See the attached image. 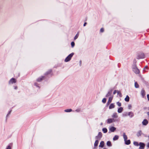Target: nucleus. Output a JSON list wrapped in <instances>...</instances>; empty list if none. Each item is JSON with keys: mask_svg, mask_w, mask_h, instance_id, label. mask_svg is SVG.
Returning <instances> with one entry per match:
<instances>
[{"mask_svg": "<svg viewBox=\"0 0 149 149\" xmlns=\"http://www.w3.org/2000/svg\"><path fill=\"white\" fill-rule=\"evenodd\" d=\"M74 54L73 53H72L70 54L65 59V61L67 62L71 60Z\"/></svg>", "mask_w": 149, "mask_h": 149, "instance_id": "nucleus-1", "label": "nucleus"}, {"mask_svg": "<svg viewBox=\"0 0 149 149\" xmlns=\"http://www.w3.org/2000/svg\"><path fill=\"white\" fill-rule=\"evenodd\" d=\"M133 70L136 74H139L140 72L139 70L137 68L136 65L133 66Z\"/></svg>", "mask_w": 149, "mask_h": 149, "instance_id": "nucleus-2", "label": "nucleus"}, {"mask_svg": "<svg viewBox=\"0 0 149 149\" xmlns=\"http://www.w3.org/2000/svg\"><path fill=\"white\" fill-rule=\"evenodd\" d=\"M17 80L14 78H11L9 81V84H12L13 83H15L16 82Z\"/></svg>", "mask_w": 149, "mask_h": 149, "instance_id": "nucleus-3", "label": "nucleus"}, {"mask_svg": "<svg viewBox=\"0 0 149 149\" xmlns=\"http://www.w3.org/2000/svg\"><path fill=\"white\" fill-rule=\"evenodd\" d=\"M102 136V134L101 132H99L97 136L95 137V139H100Z\"/></svg>", "mask_w": 149, "mask_h": 149, "instance_id": "nucleus-4", "label": "nucleus"}, {"mask_svg": "<svg viewBox=\"0 0 149 149\" xmlns=\"http://www.w3.org/2000/svg\"><path fill=\"white\" fill-rule=\"evenodd\" d=\"M115 121L114 118H109L107 120V123L110 124L112 122H115Z\"/></svg>", "mask_w": 149, "mask_h": 149, "instance_id": "nucleus-5", "label": "nucleus"}, {"mask_svg": "<svg viewBox=\"0 0 149 149\" xmlns=\"http://www.w3.org/2000/svg\"><path fill=\"white\" fill-rule=\"evenodd\" d=\"M144 56L145 55L143 53H141L138 55L137 59L143 58H144Z\"/></svg>", "mask_w": 149, "mask_h": 149, "instance_id": "nucleus-6", "label": "nucleus"}, {"mask_svg": "<svg viewBox=\"0 0 149 149\" xmlns=\"http://www.w3.org/2000/svg\"><path fill=\"white\" fill-rule=\"evenodd\" d=\"M139 149H143L145 147V144L144 143L140 142L139 143Z\"/></svg>", "mask_w": 149, "mask_h": 149, "instance_id": "nucleus-7", "label": "nucleus"}, {"mask_svg": "<svg viewBox=\"0 0 149 149\" xmlns=\"http://www.w3.org/2000/svg\"><path fill=\"white\" fill-rule=\"evenodd\" d=\"M141 94L143 97H144L145 96L146 92L144 89H142L141 90Z\"/></svg>", "mask_w": 149, "mask_h": 149, "instance_id": "nucleus-8", "label": "nucleus"}, {"mask_svg": "<svg viewBox=\"0 0 149 149\" xmlns=\"http://www.w3.org/2000/svg\"><path fill=\"white\" fill-rule=\"evenodd\" d=\"M148 122L146 119H144L142 122V124L144 125H146L148 123Z\"/></svg>", "mask_w": 149, "mask_h": 149, "instance_id": "nucleus-9", "label": "nucleus"}, {"mask_svg": "<svg viewBox=\"0 0 149 149\" xmlns=\"http://www.w3.org/2000/svg\"><path fill=\"white\" fill-rule=\"evenodd\" d=\"M44 76H41L38 78L37 80V81L38 82L41 81L44 79Z\"/></svg>", "mask_w": 149, "mask_h": 149, "instance_id": "nucleus-10", "label": "nucleus"}, {"mask_svg": "<svg viewBox=\"0 0 149 149\" xmlns=\"http://www.w3.org/2000/svg\"><path fill=\"white\" fill-rule=\"evenodd\" d=\"M128 115L129 116L130 118H132L134 116L133 113L132 112H130L128 113Z\"/></svg>", "mask_w": 149, "mask_h": 149, "instance_id": "nucleus-11", "label": "nucleus"}, {"mask_svg": "<svg viewBox=\"0 0 149 149\" xmlns=\"http://www.w3.org/2000/svg\"><path fill=\"white\" fill-rule=\"evenodd\" d=\"M113 98V96L112 97H110L109 98L108 101L107 102V104H109L111 102Z\"/></svg>", "mask_w": 149, "mask_h": 149, "instance_id": "nucleus-12", "label": "nucleus"}, {"mask_svg": "<svg viewBox=\"0 0 149 149\" xmlns=\"http://www.w3.org/2000/svg\"><path fill=\"white\" fill-rule=\"evenodd\" d=\"M104 142L103 141H102L100 142V145H99V147L101 148H103L104 147Z\"/></svg>", "mask_w": 149, "mask_h": 149, "instance_id": "nucleus-13", "label": "nucleus"}, {"mask_svg": "<svg viewBox=\"0 0 149 149\" xmlns=\"http://www.w3.org/2000/svg\"><path fill=\"white\" fill-rule=\"evenodd\" d=\"M116 130V128L114 127H111L110 129V130L111 132H114Z\"/></svg>", "mask_w": 149, "mask_h": 149, "instance_id": "nucleus-14", "label": "nucleus"}, {"mask_svg": "<svg viewBox=\"0 0 149 149\" xmlns=\"http://www.w3.org/2000/svg\"><path fill=\"white\" fill-rule=\"evenodd\" d=\"M112 91H111L108 93L106 95V97H108L111 95L112 94Z\"/></svg>", "mask_w": 149, "mask_h": 149, "instance_id": "nucleus-15", "label": "nucleus"}, {"mask_svg": "<svg viewBox=\"0 0 149 149\" xmlns=\"http://www.w3.org/2000/svg\"><path fill=\"white\" fill-rule=\"evenodd\" d=\"M130 97L128 95H127L125 99V101L128 102L129 101Z\"/></svg>", "mask_w": 149, "mask_h": 149, "instance_id": "nucleus-16", "label": "nucleus"}, {"mask_svg": "<svg viewBox=\"0 0 149 149\" xmlns=\"http://www.w3.org/2000/svg\"><path fill=\"white\" fill-rule=\"evenodd\" d=\"M123 109L122 107H120L118 109V111L119 113H120L122 112L123 111Z\"/></svg>", "mask_w": 149, "mask_h": 149, "instance_id": "nucleus-17", "label": "nucleus"}, {"mask_svg": "<svg viewBox=\"0 0 149 149\" xmlns=\"http://www.w3.org/2000/svg\"><path fill=\"white\" fill-rule=\"evenodd\" d=\"M141 133H142L141 131V130H140V131H139L136 134V135L138 136L139 137L141 135Z\"/></svg>", "mask_w": 149, "mask_h": 149, "instance_id": "nucleus-18", "label": "nucleus"}, {"mask_svg": "<svg viewBox=\"0 0 149 149\" xmlns=\"http://www.w3.org/2000/svg\"><path fill=\"white\" fill-rule=\"evenodd\" d=\"M99 143V141H98V140L97 139L95 142L94 146L95 147H96L97 146L98 144Z\"/></svg>", "mask_w": 149, "mask_h": 149, "instance_id": "nucleus-19", "label": "nucleus"}, {"mask_svg": "<svg viewBox=\"0 0 149 149\" xmlns=\"http://www.w3.org/2000/svg\"><path fill=\"white\" fill-rule=\"evenodd\" d=\"M125 143L126 145H129L130 143L131 142H130V140H125Z\"/></svg>", "mask_w": 149, "mask_h": 149, "instance_id": "nucleus-20", "label": "nucleus"}, {"mask_svg": "<svg viewBox=\"0 0 149 149\" xmlns=\"http://www.w3.org/2000/svg\"><path fill=\"white\" fill-rule=\"evenodd\" d=\"M114 107H115V105L113 103H112V104H111L109 106V109H111L114 108Z\"/></svg>", "mask_w": 149, "mask_h": 149, "instance_id": "nucleus-21", "label": "nucleus"}, {"mask_svg": "<svg viewBox=\"0 0 149 149\" xmlns=\"http://www.w3.org/2000/svg\"><path fill=\"white\" fill-rule=\"evenodd\" d=\"M112 117L113 118H116L118 117L117 113H114L112 116Z\"/></svg>", "mask_w": 149, "mask_h": 149, "instance_id": "nucleus-22", "label": "nucleus"}, {"mask_svg": "<svg viewBox=\"0 0 149 149\" xmlns=\"http://www.w3.org/2000/svg\"><path fill=\"white\" fill-rule=\"evenodd\" d=\"M79 34V32H77L74 38V40L76 39L78 37Z\"/></svg>", "mask_w": 149, "mask_h": 149, "instance_id": "nucleus-23", "label": "nucleus"}, {"mask_svg": "<svg viewBox=\"0 0 149 149\" xmlns=\"http://www.w3.org/2000/svg\"><path fill=\"white\" fill-rule=\"evenodd\" d=\"M123 136L124 139V140L125 141L127 139V136L126 135H125V133H124L123 135Z\"/></svg>", "mask_w": 149, "mask_h": 149, "instance_id": "nucleus-24", "label": "nucleus"}, {"mask_svg": "<svg viewBox=\"0 0 149 149\" xmlns=\"http://www.w3.org/2000/svg\"><path fill=\"white\" fill-rule=\"evenodd\" d=\"M118 136L117 135L115 136L113 138V140H117L118 139Z\"/></svg>", "mask_w": 149, "mask_h": 149, "instance_id": "nucleus-25", "label": "nucleus"}, {"mask_svg": "<svg viewBox=\"0 0 149 149\" xmlns=\"http://www.w3.org/2000/svg\"><path fill=\"white\" fill-rule=\"evenodd\" d=\"M72 110L71 109H67L65 110V112H70L72 111Z\"/></svg>", "mask_w": 149, "mask_h": 149, "instance_id": "nucleus-26", "label": "nucleus"}, {"mask_svg": "<svg viewBox=\"0 0 149 149\" xmlns=\"http://www.w3.org/2000/svg\"><path fill=\"white\" fill-rule=\"evenodd\" d=\"M135 87L136 88H138L139 87V85L137 82H135L134 84Z\"/></svg>", "mask_w": 149, "mask_h": 149, "instance_id": "nucleus-27", "label": "nucleus"}, {"mask_svg": "<svg viewBox=\"0 0 149 149\" xmlns=\"http://www.w3.org/2000/svg\"><path fill=\"white\" fill-rule=\"evenodd\" d=\"M107 145L109 146H111V142L110 141H108L107 142Z\"/></svg>", "mask_w": 149, "mask_h": 149, "instance_id": "nucleus-28", "label": "nucleus"}, {"mask_svg": "<svg viewBox=\"0 0 149 149\" xmlns=\"http://www.w3.org/2000/svg\"><path fill=\"white\" fill-rule=\"evenodd\" d=\"M117 93L118 95H119V96L120 97H121L122 96L121 93L120 91H117Z\"/></svg>", "mask_w": 149, "mask_h": 149, "instance_id": "nucleus-29", "label": "nucleus"}, {"mask_svg": "<svg viewBox=\"0 0 149 149\" xmlns=\"http://www.w3.org/2000/svg\"><path fill=\"white\" fill-rule=\"evenodd\" d=\"M102 131L104 133H106L107 132V129L106 128H103L102 129Z\"/></svg>", "mask_w": 149, "mask_h": 149, "instance_id": "nucleus-30", "label": "nucleus"}, {"mask_svg": "<svg viewBox=\"0 0 149 149\" xmlns=\"http://www.w3.org/2000/svg\"><path fill=\"white\" fill-rule=\"evenodd\" d=\"M134 144L136 146H138L139 145V143L137 142L134 141Z\"/></svg>", "mask_w": 149, "mask_h": 149, "instance_id": "nucleus-31", "label": "nucleus"}, {"mask_svg": "<svg viewBox=\"0 0 149 149\" xmlns=\"http://www.w3.org/2000/svg\"><path fill=\"white\" fill-rule=\"evenodd\" d=\"M102 102L103 103H105L106 102V99L105 98H103L102 99Z\"/></svg>", "mask_w": 149, "mask_h": 149, "instance_id": "nucleus-32", "label": "nucleus"}, {"mask_svg": "<svg viewBox=\"0 0 149 149\" xmlns=\"http://www.w3.org/2000/svg\"><path fill=\"white\" fill-rule=\"evenodd\" d=\"M117 104L119 107H120L121 105V104L120 102H117Z\"/></svg>", "mask_w": 149, "mask_h": 149, "instance_id": "nucleus-33", "label": "nucleus"}, {"mask_svg": "<svg viewBox=\"0 0 149 149\" xmlns=\"http://www.w3.org/2000/svg\"><path fill=\"white\" fill-rule=\"evenodd\" d=\"M71 45L72 47H73L74 46V45H75L74 42H72L71 43Z\"/></svg>", "mask_w": 149, "mask_h": 149, "instance_id": "nucleus-34", "label": "nucleus"}, {"mask_svg": "<svg viewBox=\"0 0 149 149\" xmlns=\"http://www.w3.org/2000/svg\"><path fill=\"white\" fill-rule=\"evenodd\" d=\"M100 32L101 33L103 32L104 31V29L103 28H102L100 29Z\"/></svg>", "mask_w": 149, "mask_h": 149, "instance_id": "nucleus-35", "label": "nucleus"}, {"mask_svg": "<svg viewBox=\"0 0 149 149\" xmlns=\"http://www.w3.org/2000/svg\"><path fill=\"white\" fill-rule=\"evenodd\" d=\"M51 72H52V70H50L49 71V72H47L46 73V74H49Z\"/></svg>", "mask_w": 149, "mask_h": 149, "instance_id": "nucleus-36", "label": "nucleus"}, {"mask_svg": "<svg viewBox=\"0 0 149 149\" xmlns=\"http://www.w3.org/2000/svg\"><path fill=\"white\" fill-rule=\"evenodd\" d=\"M11 149V147L9 145L8 146V147H7V148H6V149Z\"/></svg>", "mask_w": 149, "mask_h": 149, "instance_id": "nucleus-37", "label": "nucleus"}, {"mask_svg": "<svg viewBox=\"0 0 149 149\" xmlns=\"http://www.w3.org/2000/svg\"><path fill=\"white\" fill-rule=\"evenodd\" d=\"M117 91L116 90H115L113 92V94L115 95L116 92L117 93Z\"/></svg>", "mask_w": 149, "mask_h": 149, "instance_id": "nucleus-38", "label": "nucleus"}, {"mask_svg": "<svg viewBox=\"0 0 149 149\" xmlns=\"http://www.w3.org/2000/svg\"><path fill=\"white\" fill-rule=\"evenodd\" d=\"M147 97L148 100H149V94H147Z\"/></svg>", "mask_w": 149, "mask_h": 149, "instance_id": "nucleus-39", "label": "nucleus"}, {"mask_svg": "<svg viewBox=\"0 0 149 149\" xmlns=\"http://www.w3.org/2000/svg\"><path fill=\"white\" fill-rule=\"evenodd\" d=\"M14 89L16 90L17 89V86H14Z\"/></svg>", "mask_w": 149, "mask_h": 149, "instance_id": "nucleus-40", "label": "nucleus"}, {"mask_svg": "<svg viewBox=\"0 0 149 149\" xmlns=\"http://www.w3.org/2000/svg\"><path fill=\"white\" fill-rule=\"evenodd\" d=\"M127 115H128V113L127 114V113H126V114H124L123 115L124 116H126Z\"/></svg>", "mask_w": 149, "mask_h": 149, "instance_id": "nucleus-41", "label": "nucleus"}, {"mask_svg": "<svg viewBox=\"0 0 149 149\" xmlns=\"http://www.w3.org/2000/svg\"><path fill=\"white\" fill-rule=\"evenodd\" d=\"M86 24H87V23L86 22H85L84 23V26H85Z\"/></svg>", "mask_w": 149, "mask_h": 149, "instance_id": "nucleus-42", "label": "nucleus"}, {"mask_svg": "<svg viewBox=\"0 0 149 149\" xmlns=\"http://www.w3.org/2000/svg\"><path fill=\"white\" fill-rule=\"evenodd\" d=\"M147 147L149 148V143H148L147 144Z\"/></svg>", "mask_w": 149, "mask_h": 149, "instance_id": "nucleus-43", "label": "nucleus"}, {"mask_svg": "<svg viewBox=\"0 0 149 149\" xmlns=\"http://www.w3.org/2000/svg\"><path fill=\"white\" fill-rule=\"evenodd\" d=\"M147 114L148 116H149V111L148 112H147Z\"/></svg>", "mask_w": 149, "mask_h": 149, "instance_id": "nucleus-44", "label": "nucleus"}, {"mask_svg": "<svg viewBox=\"0 0 149 149\" xmlns=\"http://www.w3.org/2000/svg\"><path fill=\"white\" fill-rule=\"evenodd\" d=\"M128 107H129V108H131V106L130 105H129L128 106Z\"/></svg>", "mask_w": 149, "mask_h": 149, "instance_id": "nucleus-45", "label": "nucleus"}, {"mask_svg": "<svg viewBox=\"0 0 149 149\" xmlns=\"http://www.w3.org/2000/svg\"><path fill=\"white\" fill-rule=\"evenodd\" d=\"M148 68V67L147 66H146L145 67V68Z\"/></svg>", "mask_w": 149, "mask_h": 149, "instance_id": "nucleus-46", "label": "nucleus"}, {"mask_svg": "<svg viewBox=\"0 0 149 149\" xmlns=\"http://www.w3.org/2000/svg\"><path fill=\"white\" fill-rule=\"evenodd\" d=\"M148 137H149V136H148Z\"/></svg>", "mask_w": 149, "mask_h": 149, "instance_id": "nucleus-47", "label": "nucleus"}]
</instances>
